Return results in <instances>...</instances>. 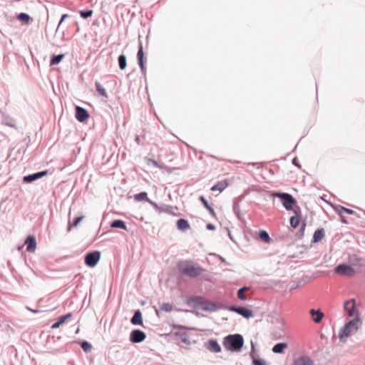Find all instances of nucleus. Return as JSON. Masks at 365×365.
I'll return each mask as SVG.
<instances>
[{
    "instance_id": "f257e3e1",
    "label": "nucleus",
    "mask_w": 365,
    "mask_h": 365,
    "mask_svg": "<svg viewBox=\"0 0 365 365\" xmlns=\"http://www.w3.org/2000/svg\"><path fill=\"white\" fill-rule=\"evenodd\" d=\"M361 321L359 317L350 320L340 329L339 338L341 341H345L346 338L355 334L361 326Z\"/></svg>"
},
{
    "instance_id": "f03ea898",
    "label": "nucleus",
    "mask_w": 365,
    "mask_h": 365,
    "mask_svg": "<svg viewBox=\"0 0 365 365\" xmlns=\"http://www.w3.org/2000/svg\"><path fill=\"white\" fill-rule=\"evenodd\" d=\"M178 267L182 274L191 277H196L203 272L200 266L190 261H182L179 262Z\"/></svg>"
},
{
    "instance_id": "7ed1b4c3",
    "label": "nucleus",
    "mask_w": 365,
    "mask_h": 365,
    "mask_svg": "<svg viewBox=\"0 0 365 365\" xmlns=\"http://www.w3.org/2000/svg\"><path fill=\"white\" fill-rule=\"evenodd\" d=\"M244 344V340L240 334H232L225 337L223 341L224 347L232 351H240Z\"/></svg>"
},
{
    "instance_id": "20e7f679",
    "label": "nucleus",
    "mask_w": 365,
    "mask_h": 365,
    "mask_svg": "<svg viewBox=\"0 0 365 365\" xmlns=\"http://www.w3.org/2000/svg\"><path fill=\"white\" fill-rule=\"evenodd\" d=\"M272 196L279 197L287 210H293V205L296 202L295 199L288 193L274 192Z\"/></svg>"
},
{
    "instance_id": "39448f33",
    "label": "nucleus",
    "mask_w": 365,
    "mask_h": 365,
    "mask_svg": "<svg viewBox=\"0 0 365 365\" xmlns=\"http://www.w3.org/2000/svg\"><path fill=\"white\" fill-rule=\"evenodd\" d=\"M344 309L349 317H356L355 318L359 317L358 310L356 309V300L354 299L346 301L344 304Z\"/></svg>"
},
{
    "instance_id": "423d86ee",
    "label": "nucleus",
    "mask_w": 365,
    "mask_h": 365,
    "mask_svg": "<svg viewBox=\"0 0 365 365\" xmlns=\"http://www.w3.org/2000/svg\"><path fill=\"white\" fill-rule=\"evenodd\" d=\"M101 258V252L99 251H94L88 253L85 256V263L90 267H95Z\"/></svg>"
},
{
    "instance_id": "0eeeda50",
    "label": "nucleus",
    "mask_w": 365,
    "mask_h": 365,
    "mask_svg": "<svg viewBox=\"0 0 365 365\" xmlns=\"http://www.w3.org/2000/svg\"><path fill=\"white\" fill-rule=\"evenodd\" d=\"M335 272L341 275L346 277H353L355 274L354 269L349 265L339 264L335 268Z\"/></svg>"
},
{
    "instance_id": "6e6552de",
    "label": "nucleus",
    "mask_w": 365,
    "mask_h": 365,
    "mask_svg": "<svg viewBox=\"0 0 365 365\" xmlns=\"http://www.w3.org/2000/svg\"><path fill=\"white\" fill-rule=\"evenodd\" d=\"M76 118L79 122H83L89 118V114L86 109L77 106L76 107Z\"/></svg>"
},
{
    "instance_id": "1a4fd4ad",
    "label": "nucleus",
    "mask_w": 365,
    "mask_h": 365,
    "mask_svg": "<svg viewBox=\"0 0 365 365\" xmlns=\"http://www.w3.org/2000/svg\"><path fill=\"white\" fill-rule=\"evenodd\" d=\"M145 339V334L140 330H133L130 334V340L134 343H139Z\"/></svg>"
},
{
    "instance_id": "9d476101",
    "label": "nucleus",
    "mask_w": 365,
    "mask_h": 365,
    "mask_svg": "<svg viewBox=\"0 0 365 365\" xmlns=\"http://www.w3.org/2000/svg\"><path fill=\"white\" fill-rule=\"evenodd\" d=\"M230 309L231 311L238 313L239 314L245 317V318H250L253 316L252 312L245 307H232L230 308Z\"/></svg>"
},
{
    "instance_id": "9b49d317",
    "label": "nucleus",
    "mask_w": 365,
    "mask_h": 365,
    "mask_svg": "<svg viewBox=\"0 0 365 365\" xmlns=\"http://www.w3.org/2000/svg\"><path fill=\"white\" fill-rule=\"evenodd\" d=\"M25 245H26V251L29 252H34L36 248V241L34 236L29 235L26 241Z\"/></svg>"
},
{
    "instance_id": "f8f14e48",
    "label": "nucleus",
    "mask_w": 365,
    "mask_h": 365,
    "mask_svg": "<svg viewBox=\"0 0 365 365\" xmlns=\"http://www.w3.org/2000/svg\"><path fill=\"white\" fill-rule=\"evenodd\" d=\"M292 365H314V361L307 356L298 357Z\"/></svg>"
},
{
    "instance_id": "ddd939ff",
    "label": "nucleus",
    "mask_w": 365,
    "mask_h": 365,
    "mask_svg": "<svg viewBox=\"0 0 365 365\" xmlns=\"http://www.w3.org/2000/svg\"><path fill=\"white\" fill-rule=\"evenodd\" d=\"M47 174V171H41L32 175H26L24 177V181L25 182H31L40 178L45 176Z\"/></svg>"
},
{
    "instance_id": "4468645a",
    "label": "nucleus",
    "mask_w": 365,
    "mask_h": 365,
    "mask_svg": "<svg viewBox=\"0 0 365 365\" xmlns=\"http://www.w3.org/2000/svg\"><path fill=\"white\" fill-rule=\"evenodd\" d=\"M310 314L315 323H319L324 317V314L319 309H311Z\"/></svg>"
},
{
    "instance_id": "2eb2a0df",
    "label": "nucleus",
    "mask_w": 365,
    "mask_h": 365,
    "mask_svg": "<svg viewBox=\"0 0 365 365\" xmlns=\"http://www.w3.org/2000/svg\"><path fill=\"white\" fill-rule=\"evenodd\" d=\"M207 348L215 353H218L221 351V347L216 340L211 339L208 341Z\"/></svg>"
},
{
    "instance_id": "dca6fc26",
    "label": "nucleus",
    "mask_w": 365,
    "mask_h": 365,
    "mask_svg": "<svg viewBox=\"0 0 365 365\" xmlns=\"http://www.w3.org/2000/svg\"><path fill=\"white\" fill-rule=\"evenodd\" d=\"M137 58L138 60L139 66L141 68V70L143 71L145 70V65H144V53L143 50V46L140 44V48L137 54Z\"/></svg>"
},
{
    "instance_id": "f3484780",
    "label": "nucleus",
    "mask_w": 365,
    "mask_h": 365,
    "mask_svg": "<svg viewBox=\"0 0 365 365\" xmlns=\"http://www.w3.org/2000/svg\"><path fill=\"white\" fill-rule=\"evenodd\" d=\"M228 186V182L227 180H222L218 182L216 185L211 187V190L216 191L218 190L220 192H222L225 188Z\"/></svg>"
},
{
    "instance_id": "a211bd4d",
    "label": "nucleus",
    "mask_w": 365,
    "mask_h": 365,
    "mask_svg": "<svg viewBox=\"0 0 365 365\" xmlns=\"http://www.w3.org/2000/svg\"><path fill=\"white\" fill-rule=\"evenodd\" d=\"M287 347L288 344L287 343H278L273 346L272 351L276 354H282Z\"/></svg>"
},
{
    "instance_id": "6ab92c4d",
    "label": "nucleus",
    "mask_w": 365,
    "mask_h": 365,
    "mask_svg": "<svg viewBox=\"0 0 365 365\" xmlns=\"http://www.w3.org/2000/svg\"><path fill=\"white\" fill-rule=\"evenodd\" d=\"M324 228H320L317 230L313 236V242H318L321 241L324 237Z\"/></svg>"
},
{
    "instance_id": "aec40b11",
    "label": "nucleus",
    "mask_w": 365,
    "mask_h": 365,
    "mask_svg": "<svg viewBox=\"0 0 365 365\" xmlns=\"http://www.w3.org/2000/svg\"><path fill=\"white\" fill-rule=\"evenodd\" d=\"M294 212L295 213V215L291 217L290 225L293 228H296L299 225L300 217L299 215V211H297V210H294Z\"/></svg>"
},
{
    "instance_id": "412c9836",
    "label": "nucleus",
    "mask_w": 365,
    "mask_h": 365,
    "mask_svg": "<svg viewBox=\"0 0 365 365\" xmlns=\"http://www.w3.org/2000/svg\"><path fill=\"white\" fill-rule=\"evenodd\" d=\"M131 323L135 325L143 324L142 314L139 310L135 312V313L134 314L133 317L131 319Z\"/></svg>"
},
{
    "instance_id": "4be33fe9",
    "label": "nucleus",
    "mask_w": 365,
    "mask_h": 365,
    "mask_svg": "<svg viewBox=\"0 0 365 365\" xmlns=\"http://www.w3.org/2000/svg\"><path fill=\"white\" fill-rule=\"evenodd\" d=\"M177 227L180 230H186L190 228V225L186 220L180 219L177 221Z\"/></svg>"
},
{
    "instance_id": "5701e85b",
    "label": "nucleus",
    "mask_w": 365,
    "mask_h": 365,
    "mask_svg": "<svg viewBox=\"0 0 365 365\" xmlns=\"http://www.w3.org/2000/svg\"><path fill=\"white\" fill-rule=\"evenodd\" d=\"M110 227H113V228H120V229H123V230H127V227L125 225V223L123 220H118L113 221L111 223Z\"/></svg>"
},
{
    "instance_id": "b1692460",
    "label": "nucleus",
    "mask_w": 365,
    "mask_h": 365,
    "mask_svg": "<svg viewBox=\"0 0 365 365\" xmlns=\"http://www.w3.org/2000/svg\"><path fill=\"white\" fill-rule=\"evenodd\" d=\"M134 198L136 201L146 200L149 202H151V201L148 198L147 193L145 192H142L139 194L135 195L134 196Z\"/></svg>"
},
{
    "instance_id": "393cba45",
    "label": "nucleus",
    "mask_w": 365,
    "mask_h": 365,
    "mask_svg": "<svg viewBox=\"0 0 365 365\" xmlns=\"http://www.w3.org/2000/svg\"><path fill=\"white\" fill-rule=\"evenodd\" d=\"M63 58H64V54L53 56V57L51 60L50 65L53 66V65H56V64L59 63Z\"/></svg>"
},
{
    "instance_id": "a878e982",
    "label": "nucleus",
    "mask_w": 365,
    "mask_h": 365,
    "mask_svg": "<svg viewBox=\"0 0 365 365\" xmlns=\"http://www.w3.org/2000/svg\"><path fill=\"white\" fill-rule=\"evenodd\" d=\"M119 67L121 70H123L126 67V57L124 55H120L118 57Z\"/></svg>"
},
{
    "instance_id": "bb28decb",
    "label": "nucleus",
    "mask_w": 365,
    "mask_h": 365,
    "mask_svg": "<svg viewBox=\"0 0 365 365\" xmlns=\"http://www.w3.org/2000/svg\"><path fill=\"white\" fill-rule=\"evenodd\" d=\"M259 237L262 239V240H263L264 242H267V243H269L270 242V237L268 235V233L264 231V230H261L259 232Z\"/></svg>"
},
{
    "instance_id": "cd10ccee",
    "label": "nucleus",
    "mask_w": 365,
    "mask_h": 365,
    "mask_svg": "<svg viewBox=\"0 0 365 365\" xmlns=\"http://www.w3.org/2000/svg\"><path fill=\"white\" fill-rule=\"evenodd\" d=\"M17 19L19 20L24 22L25 24H28L29 22V20H30V16L28 14H25V13H21L17 16Z\"/></svg>"
},
{
    "instance_id": "c85d7f7f",
    "label": "nucleus",
    "mask_w": 365,
    "mask_h": 365,
    "mask_svg": "<svg viewBox=\"0 0 365 365\" xmlns=\"http://www.w3.org/2000/svg\"><path fill=\"white\" fill-rule=\"evenodd\" d=\"M96 90L101 96H106V91L100 83L96 82Z\"/></svg>"
},
{
    "instance_id": "c756f323",
    "label": "nucleus",
    "mask_w": 365,
    "mask_h": 365,
    "mask_svg": "<svg viewBox=\"0 0 365 365\" xmlns=\"http://www.w3.org/2000/svg\"><path fill=\"white\" fill-rule=\"evenodd\" d=\"M160 309L164 312H171L173 310V305L170 303H163L160 304Z\"/></svg>"
},
{
    "instance_id": "7c9ffc66",
    "label": "nucleus",
    "mask_w": 365,
    "mask_h": 365,
    "mask_svg": "<svg viewBox=\"0 0 365 365\" xmlns=\"http://www.w3.org/2000/svg\"><path fill=\"white\" fill-rule=\"evenodd\" d=\"M337 211H338V212H339V214L340 215H341V214H343V212H346V213H347L349 215H352L354 212V210L348 209V208H346L344 207H341V206H340L337 209Z\"/></svg>"
},
{
    "instance_id": "2f4dec72",
    "label": "nucleus",
    "mask_w": 365,
    "mask_h": 365,
    "mask_svg": "<svg viewBox=\"0 0 365 365\" xmlns=\"http://www.w3.org/2000/svg\"><path fill=\"white\" fill-rule=\"evenodd\" d=\"M247 290V287H242V288L240 289L237 292L238 298L242 300H245L246 299V297H245L244 292Z\"/></svg>"
},
{
    "instance_id": "473e14b6",
    "label": "nucleus",
    "mask_w": 365,
    "mask_h": 365,
    "mask_svg": "<svg viewBox=\"0 0 365 365\" xmlns=\"http://www.w3.org/2000/svg\"><path fill=\"white\" fill-rule=\"evenodd\" d=\"M81 348L83 349L84 351L88 352L91 351L92 346L91 344H89L88 341H83L81 344Z\"/></svg>"
},
{
    "instance_id": "72a5a7b5",
    "label": "nucleus",
    "mask_w": 365,
    "mask_h": 365,
    "mask_svg": "<svg viewBox=\"0 0 365 365\" xmlns=\"http://www.w3.org/2000/svg\"><path fill=\"white\" fill-rule=\"evenodd\" d=\"M79 14L81 17L86 19V18H88L92 16L93 11L92 10H88V11H80Z\"/></svg>"
},
{
    "instance_id": "f704fd0d",
    "label": "nucleus",
    "mask_w": 365,
    "mask_h": 365,
    "mask_svg": "<svg viewBox=\"0 0 365 365\" xmlns=\"http://www.w3.org/2000/svg\"><path fill=\"white\" fill-rule=\"evenodd\" d=\"M71 317H72V314L71 313H68L66 315L61 317L58 319V322L60 324V325H61L62 324H63L66 322V320L71 318Z\"/></svg>"
},
{
    "instance_id": "c9c22d12",
    "label": "nucleus",
    "mask_w": 365,
    "mask_h": 365,
    "mask_svg": "<svg viewBox=\"0 0 365 365\" xmlns=\"http://www.w3.org/2000/svg\"><path fill=\"white\" fill-rule=\"evenodd\" d=\"M200 200L202 202V203L203 204V205L205 207L206 209L208 208L209 207H210V205L208 204V202L206 200V199L205 198V197L200 196Z\"/></svg>"
},
{
    "instance_id": "e433bc0d",
    "label": "nucleus",
    "mask_w": 365,
    "mask_h": 365,
    "mask_svg": "<svg viewBox=\"0 0 365 365\" xmlns=\"http://www.w3.org/2000/svg\"><path fill=\"white\" fill-rule=\"evenodd\" d=\"M254 365H265L264 361L262 359H254Z\"/></svg>"
},
{
    "instance_id": "4c0bfd02",
    "label": "nucleus",
    "mask_w": 365,
    "mask_h": 365,
    "mask_svg": "<svg viewBox=\"0 0 365 365\" xmlns=\"http://www.w3.org/2000/svg\"><path fill=\"white\" fill-rule=\"evenodd\" d=\"M83 217H76L73 222V226H77L79 222L83 220Z\"/></svg>"
},
{
    "instance_id": "58836bf2",
    "label": "nucleus",
    "mask_w": 365,
    "mask_h": 365,
    "mask_svg": "<svg viewBox=\"0 0 365 365\" xmlns=\"http://www.w3.org/2000/svg\"><path fill=\"white\" fill-rule=\"evenodd\" d=\"M207 210L209 211L210 214L213 217H216V213L214 211L213 208L210 206L208 208H207Z\"/></svg>"
},
{
    "instance_id": "ea45409f",
    "label": "nucleus",
    "mask_w": 365,
    "mask_h": 365,
    "mask_svg": "<svg viewBox=\"0 0 365 365\" xmlns=\"http://www.w3.org/2000/svg\"><path fill=\"white\" fill-rule=\"evenodd\" d=\"M151 163H152V165H154L155 167H157V168H163V166L160 165V164H158V163L156 162L155 160H152Z\"/></svg>"
},
{
    "instance_id": "a19ab883",
    "label": "nucleus",
    "mask_w": 365,
    "mask_h": 365,
    "mask_svg": "<svg viewBox=\"0 0 365 365\" xmlns=\"http://www.w3.org/2000/svg\"><path fill=\"white\" fill-rule=\"evenodd\" d=\"M67 17H68V15H67V14H63V15H62L61 19V20H60V22H59V24H58V27H59V26H60V25L62 24V22H63V21H64Z\"/></svg>"
},
{
    "instance_id": "79ce46f5",
    "label": "nucleus",
    "mask_w": 365,
    "mask_h": 365,
    "mask_svg": "<svg viewBox=\"0 0 365 365\" xmlns=\"http://www.w3.org/2000/svg\"><path fill=\"white\" fill-rule=\"evenodd\" d=\"M60 326H61V325H60V324H59L58 322H56V323H54V324L51 326V329H55L58 328Z\"/></svg>"
},
{
    "instance_id": "37998d69",
    "label": "nucleus",
    "mask_w": 365,
    "mask_h": 365,
    "mask_svg": "<svg viewBox=\"0 0 365 365\" xmlns=\"http://www.w3.org/2000/svg\"><path fill=\"white\" fill-rule=\"evenodd\" d=\"M207 228L210 230H214L215 229V227L212 224H207Z\"/></svg>"
},
{
    "instance_id": "c03bdc74",
    "label": "nucleus",
    "mask_w": 365,
    "mask_h": 365,
    "mask_svg": "<svg viewBox=\"0 0 365 365\" xmlns=\"http://www.w3.org/2000/svg\"><path fill=\"white\" fill-rule=\"evenodd\" d=\"M340 216H341V222H344V223H345V224H347V223H348V222H347V220H345V219H344V216H343V214H341V215H340Z\"/></svg>"
},
{
    "instance_id": "a18cd8bd",
    "label": "nucleus",
    "mask_w": 365,
    "mask_h": 365,
    "mask_svg": "<svg viewBox=\"0 0 365 365\" xmlns=\"http://www.w3.org/2000/svg\"><path fill=\"white\" fill-rule=\"evenodd\" d=\"M252 165H257V168H259L262 167V164L260 163H252Z\"/></svg>"
},
{
    "instance_id": "49530a36",
    "label": "nucleus",
    "mask_w": 365,
    "mask_h": 365,
    "mask_svg": "<svg viewBox=\"0 0 365 365\" xmlns=\"http://www.w3.org/2000/svg\"><path fill=\"white\" fill-rule=\"evenodd\" d=\"M27 309H28L29 311H31V312H34V313H38V310H36V309H32L29 308V307H27Z\"/></svg>"
},
{
    "instance_id": "de8ad7c7",
    "label": "nucleus",
    "mask_w": 365,
    "mask_h": 365,
    "mask_svg": "<svg viewBox=\"0 0 365 365\" xmlns=\"http://www.w3.org/2000/svg\"><path fill=\"white\" fill-rule=\"evenodd\" d=\"M71 225H70V223L68 224V231H71Z\"/></svg>"
},
{
    "instance_id": "09e8293b",
    "label": "nucleus",
    "mask_w": 365,
    "mask_h": 365,
    "mask_svg": "<svg viewBox=\"0 0 365 365\" xmlns=\"http://www.w3.org/2000/svg\"><path fill=\"white\" fill-rule=\"evenodd\" d=\"M182 341H183L184 342H187V340H186L185 339H182Z\"/></svg>"
},
{
    "instance_id": "8fccbe9b",
    "label": "nucleus",
    "mask_w": 365,
    "mask_h": 365,
    "mask_svg": "<svg viewBox=\"0 0 365 365\" xmlns=\"http://www.w3.org/2000/svg\"><path fill=\"white\" fill-rule=\"evenodd\" d=\"M304 227H305V224L303 225L302 229H304Z\"/></svg>"
}]
</instances>
